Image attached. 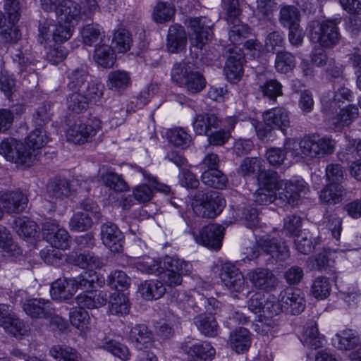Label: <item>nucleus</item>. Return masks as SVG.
<instances>
[{
  "instance_id": "obj_1",
  "label": "nucleus",
  "mask_w": 361,
  "mask_h": 361,
  "mask_svg": "<svg viewBox=\"0 0 361 361\" xmlns=\"http://www.w3.org/2000/svg\"><path fill=\"white\" fill-rule=\"evenodd\" d=\"M262 161L257 158L245 159L238 169V173L244 177L250 176L257 169L258 189L253 195L254 201L259 204H267L277 199L282 204H294L300 193L305 191L307 184L300 177L289 180H279L276 173L261 171Z\"/></svg>"
},
{
  "instance_id": "obj_2",
  "label": "nucleus",
  "mask_w": 361,
  "mask_h": 361,
  "mask_svg": "<svg viewBox=\"0 0 361 361\" xmlns=\"http://www.w3.org/2000/svg\"><path fill=\"white\" fill-rule=\"evenodd\" d=\"M247 307L258 318V330L262 329V333L267 334L277 324L274 317L283 311L293 314L300 313L304 310L305 301L300 290L288 288L278 298L272 295L265 298L260 293H255L247 301Z\"/></svg>"
},
{
  "instance_id": "obj_3",
  "label": "nucleus",
  "mask_w": 361,
  "mask_h": 361,
  "mask_svg": "<svg viewBox=\"0 0 361 361\" xmlns=\"http://www.w3.org/2000/svg\"><path fill=\"white\" fill-rule=\"evenodd\" d=\"M263 123L254 118L250 119V123L255 129L259 139L264 140L272 130H279L286 134L290 127V114L282 107L269 109L262 114Z\"/></svg>"
},
{
  "instance_id": "obj_4",
  "label": "nucleus",
  "mask_w": 361,
  "mask_h": 361,
  "mask_svg": "<svg viewBox=\"0 0 361 361\" xmlns=\"http://www.w3.org/2000/svg\"><path fill=\"white\" fill-rule=\"evenodd\" d=\"M0 154L8 161L24 168H29L37 161V154L27 149L22 141L12 137L1 141Z\"/></svg>"
},
{
  "instance_id": "obj_5",
  "label": "nucleus",
  "mask_w": 361,
  "mask_h": 361,
  "mask_svg": "<svg viewBox=\"0 0 361 361\" xmlns=\"http://www.w3.org/2000/svg\"><path fill=\"white\" fill-rule=\"evenodd\" d=\"M307 30L311 41L318 43L322 47H331L339 42L340 35L335 20H313L309 24Z\"/></svg>"
},
{
  "instance_id": "obj_6",
  "label": "nucleus",
  "mask_w": 361,
  "mask_h": 361,
  "mask_svg": "<svg viewBox=\"0 0 361 361\" xmlns=\"http://www.w3.org/2000/svg\"><path fill=\"white\" fill-rule=\"evenodd\" d=\"M300 147L305 157L319 159L334 152L336 142L326 136L310 135L301 139Z\"/></svg>"
},
{
  "instance_id": "obj_7",
  "label": "nucleus",
  "mask_w": 361,
  "mask_h": 361,
  "mask_svg": "<svg viewBox=\"0 0 361 361\" xmlns=\"http://www.w3.org/2000/svg\"><path fill=\"white\" fill-rule=\"evenodd\" d=\"M101 129V121L97 118L87 119L85 122L78 120L68 125L66 135L68 142L82 145L90 142Z\"/></svg>"
},
{
  "instance_id": "obj_8",
  "label": "nucleus",
  "mask_w": 361,
  "mask_h": 361,
  "mask_svg": "<svg viewBox=\"0 0 361 361\" xmlns=\"http://www.w3.org/2000/svg\"><path fill=\"white\" fill-rule=\"evenodd\" d=\"M164 264L168 265L165 271L158 264L152 266L148 271L157 275L164 274V277L167 278V285L170 286L180 285L182 276L188 274L192 269V265L189 262L170 257L164 259Z\"/></svg>"
},
{
  "instance_id": "obj_9",
  "label": "nucleus",
  "mask_w": 361,
  "mask_h": 361,
  "mask_svg": "<svg viewBox=\"0 0 361 361\" xmlns=\"http://www.w3.org/2000/svg\"><path fill=\"white\" fill-rule=\"evenodd\" d=\"M22 307L27 315L33 319L51 318V322L58 326H63L64 321L59 317H54V309L52 302L43 298H30L25 300Z\"/></svg>"
},
{
  "instance_id": "obj_10",
  "label": "nucleus",
  "mask_w": 361,
  "mask_h": 361,
  "mask_svg": "<svg viewBox=\"0 0 361 361\" xmlns=\"http://www.w3.org/2000/svg\"><path fill=\"white\" fill-rule=\"evenodd\" d=\"M224 205V200L216 193L208 195L197 196L192 202L194 212L199 216L213 218L219 214Z\"/></svg>"
},
{
  "instance_id": "obj_11",
  "label": "nucleus",
  "mask_w": 361,
  "mask_h": 361,
  "mask_svg": "<svg viewBox=\"0 0 361 361\" xmlns=\"http://www.w3.org/2000/svg\"><path fill=\"white\" fill-rule=\"evenodd\" d=\"M43 235L53 247L66 250L70 246V235L68 231L56 221H49L43 224Z\"/></svg>"
},
{
  "instance_id": "obj_12",
  "label": "nucleus",
  "mask_w": 361,
  "mask_h": 361,
  "mask_svg": "<svg viewBox=\"0 0 361 361\" xmlns=\"http://www.w3.org/2000/svg\"><path fill=\"white\" fill-rule=\"evenodd\" d=\"M190 26L193 30L190 36L191 46L201 49L212 36V23L205 17L195 18L190 20Z\"/></svg>"
},
{
  "instance_id": "obj_13",
  "label": "nucleus",
  "mask_w": 361,
  "mask_h": 361,
  "mask_svg": "<svg viewBox=\"0 0 361 361\" xmlns=\"http://www.w3.org/2000/svg\"><path fill=\"white\" fill-rule=\"evenodd\" d=\"M220 279L231 293H241L246 289L243 275L235 266L231 263H225L222 265Z\"/></svg>"
},
{
  "instance_id": "obj_14",
  "label": "nucleus",
  "mask_w": 361,
  "mask_h": 361,
  "mask_svg": "<svg viewBox=\"0 0 361 361\" xmlns=\"http://www.w3.org/2000/svg\"><path fill=\"white\" fill-rule=\"evenodd\" d=\"M27 195L20 189L7 190L0 197V204L8 214H18L27 207Z\"/></svg>"
},
{
  "instance_id": "obj_15",
  "label": "nucleus",
  "mask_w": 361,
  "mask_h": 361,
  "mask_svg": "<svg viewBox=\"0 0 361 361\" xmlns=\"http://www.w3.org/2000/svg\"><path fill=\"white\" fill-rule=\"evenodd\" d=\"M101 236L104 245L113 252H120L123 250V235L118 226L107 222L101 226Z\"/></svg>"
},
{
  "instance_id": "obj_16",
  "label": "nucleus",
  "mask_w": 361,
  "mask_h": 361,
  "mask_svg": "<svg viewBox=\"0 0 361 361\" xmlns=\"http://www.w3.org/2000/svg\"><path fill=\"white\" fill-rule=\"evenodd\" d=\"M224 228L218 224H209L202 228L196 240L202 245L219 250L221 247Z\"/></svg>"
},
{
  "instance_id": "obj_17",
  "label": "nucleus",
  "mask_w": 361,
  "mask_h": 361,
  "mask_svg": "<svg viewBox=\"0 0 361 361\" xmlns=\"http://www.w3.org/2000/svg\"><path fill=\"white\" fill-rule=\"evenodd\" d=\"M56 18L60 23L75 25L81 19L80 6L72 0H62L56 10Z\"/></svg>"
},
{
  "instance_id": "obj_18",
  "label": "nucleus",
  "mask_w": 361,
  "mask_h": 361,
  "mask_svg": "<svg viewBox=\"0 0 361 361\" xmlns=\"http://www.w3.org/2000/svg\"><path fill=\"white\" fill-rule=\"evenodd\" d=\"M247 277L255 287L264 290H271L278 284L275 276L267 269H252L247 273Z\"/></svg>"
},
{
  "instance_id": "obj_19",
  "label": "nucleus",
  "mask_w": 361,
  "mask_h": 361,
  "mask_svg": "<svg viewBox=\"0 0 361 361\" xmlns=\"http://www.w3.org/2000/svg\"><path fill=\"white\" fill-rule=\"evenodd\" d=\"M230 56L226 62L224 71L227 80L231 83L238 82L243 74L242 60L243 55L238 54L233 48H228Z\"/></svg>"
},
{
  "instance_id": "obj_20",
  "label": "nucleus",
  "mask_w": 361,
  "mask_h": 361,
  "mask_svg": "<svg viewBox=\"0 0 361 361\" xmlns=\"http://www.w3.org/2000/svg\"><path fill=\"white\" fill-rule=\"evenodd\" d=\"M331 343L338 350L348 351L357 346L360 339L354 331L343 329L335 334L331 338Z\"/></svg>"
},
{
  "instance_id": "obj_21",
  "label": "nucleus",
  "mask_w": 361,
  "mask_h": 361,
  "mask_svg": "<svg viewBox=\"0 0 361 361\" xmlns=\"http://www.w3.org/2000/svg\"><path fill=\"white\" fill-rule=\"evenodd\" d=\"M319 199L327 204H336L342 202L346 195V190L341 184L326 183L319 192Z\"/></svg>"
},
{
  "instance_id": "obj_22",
  "label": "nucleus",
  "mask_w": 361,
  "mask_h": 361,
  "mask_svg": "<svg viewBox=\"0 0 361 361\" xmlns=\"http://www.w3.org/2000/svg\"><path fill=\"white\" fill-rule=\"evenodd\" d=\"M187 35L183 27L173 25L169 29L166 40V47L171 53H178L185 48Z\"/></svg>"
},
{
  "instance_id": "obj_23",
  "label": "nucleus",
  "mask_w": 361,
  "mask_h": 361,
  "mask_svg": "<svg viewBox=\"0 0 361 361\" xmlns=\"http://www.w3.org/2000/svg\"><path fill=\"white\" fill-rule=\"evenodd\" d=\"M67 260L70 264L82 269H98L102 265L100 258L93 252H90L79 253L77 251H72L68 255Z\"/></svg>"
},
{
  "instance_id": "obj_24",
  "label": "nucleus",
  "mask_w": 361,
  "mask_h": 361,
  "mask_svg": "<svg viewBox=\"0 0 361 361\" xmlns=\"http://www.w3.org/2000/svg\"><path fill=\"white\" fill-rule=\"evenodd\" d=\"M229 345L237 353L247 351L251 345V335L245 328H238L233 331L229 336Z\"/></svg>"
},
{
  "instance_id": "obj_25",
  "label": "nucleus",
  "mask_w": 361,
  "mask_h": 361,
  "mask_svg": "<svg viewBox=\"0 0 361 361\" xmlns=\"http://www.w3.org/2000/svg\"><path fill=\"white\" fill-rule=\"evenodd\" d=\"M108 300L106 293L88 291L79 294L76 297L77 304L82 308L94 309L104 306Z\"/></svg>"
},
{
  "instance_id": "obj_26",
  "label": "nucleus",
  "mask_w": 361,
  "mask_h": 361,
  "mask_svg": "<svg viewBox=\"0 0 361 361\" xmlns=\"http://www.w3.org/2000/svg\"><path fill=\"white\" fill-rule=\"evenodd\" d=\"M75 288L71 285V279L63 277L52 283L50 293L54 300H68L75 293Z\"/></svg>"
},
{
  "instance_id": "obj_27",
  "label": "nucleus",
  "mask_w": 361,
  "mask_h": 361,
  "mask_svg": "<svg viewBox=\"0 0 361 361\" xmlns=\"http://www.w3.org/2000/svg\"><path fill=\"white\" fill-rule=\"evenodd\" d=\"M94 60L97 64L104 68H113L116 62V55L114 50L107 44L96 46Z\"/></svg>"
},
{
  "instance_id": "obj_28",
  "label": "nucleus",
  "mask_w": 361,
  "mask_h": 361,
  "mask_svg": "<svg viewBox=\"0 0 361 361\" xmlns=\"http://www.w3.org/2000/svg\"><path fill=\"white\" fill-rule=\"evenodd\" d=\"M221 123L214 114L197 115L192 121V127L197 135H207L212 128H216Z\"/></svg>"
},
{
  "instance_id": "obj_29",
  "label": "nucleus",
  "mask_w": 361,
  "mask_h": 361,
  "mask_svg": "<svg viewBox=\"0 0 361 361\" xmlns=\"http://www.w3.org/2000/svg\"><path fill=\"white\" fill-rule=\"evenodd\" d=\"M106 84L111 90L123 91L131 85L130 73L123 70L111 71L108 75Z\"/></svg>"
},
{
  "instance_id": "obj_30",
  "label": "nucleus",
  "mask_w": 361,
  "mask_h": 361,
  "mask_svg": "<svg viewBox=\"0 0 361 361\" xmlns=\"http://www.w3.org/2000/svg\"><path fill=\"white\" fill-rule=\"evenodd\" d=\"M194 323L200 333L206 336L214 337L218 334L219 326L211 314H199L195 318Z\"/></svg>"
},
{
  "instance_id": "obj_31",
  "label": "nucleus",
  "mask_w": 361,
  "mask_h": 361,
  "mask_svg": "<svg viewBox=\"0 0 361 361\" xmlns=\"http://www.w3.org/2000/svg\"><path fill=\"white\" fill-rule=\"evenodd\" d=\"M49 194L56 198L67 197L73 192L72 187L66 178H54L47 184Z\"/></svg>"
},
{
  "instance_id": "obj_32",
  "label": "nucleus",
  "mask_w": 361,
  "mask_h": 361,
  "mask_svg": "<svg viewBox=\"0 0 361 361\" xmlns=\"http://www.w3.org/2000/svg\"><path fill=\"white\" fill-rule=\"evenodd\" d=\"M139 291L147 300H157L163 296L166 288L164 284L157 280H148L141 284Z\"/></svg>"
},
{
  "instance_id": "obj_33",
  "label": "nucleus",
  "mask_w": 361,
  "mask_h": 361,
  "mask_svg": "<svg viewBox=\"0 0 361 361\" xmlns=\"http://www.w3.org/2000/svg\"><path fill=\"white\" fill-rule=\"evenodd\" d=\"M49 142L46 133L41 128H36L29 133L25 138V146L30 149L32 152L37 154V161L39 159L38 149L43 147Z\"/></svg>"
},
{
  "instance_id": "obj_34",
  "label": "nucleus",
  "mask_w": 361,
  "mask_h": 361,
  "mask_svg": "<svg viewBox=\"0 0 361 361\" xmlns=\"http://www.w3.org/2000/svg\"><path fill=\"white\" fill-rule=\"evenodd\" d=\"M359 115V110L355 105H350L341 109L334 118L332 123L337 130L349 126Z\"/></svg>"
},
{
  "instance_id": "obj_35",
  "label": "nucleus",
  "mask_w": 361,
  "mask_h": 361,
  "mask_svg": "<svg viewBox=\"0 0 361 361\" xmlns=\"http://www.w3.org/2000/svg\"><path fill=\"white\" fill-rule=\"evenodd\" d=\"M301 341L305 345L317 348L323 345L324 336L319 334L317 324L312 322L305 327Z\"/></svg>"
},
{
  "instance_id": "obj_36",
  "label": "nucleus",
  "mask_w": 361,
  "mask_h": 361,
  "mask_svg": "<svg viewBox=\"0 0 361 361\" xmlns=\"http://www.w3.org/2000/svg\"><path fill=\"white\" fill-rule=\"evenodd\" d=\"M66 97V106L68 110L73 113L79 114L85 112L89 108V102L86 96L79 91H72Z\"/></svg>"
},
{
  "instance_id": "obj_37",
  "label": "nucleus",
  "mask_w": 361,
  "mask_h": 361,
  "mask_svg": "<svg viewBox=\"0 0 361 361\" xmlns=\"http://www.w3.org/2000/svg\"><path fill=\"white\" fill-rule=\"evenodd\" d=\"M88 72L83 68H77L66 72L67 87L71 91H79L87 81Z\"/></svg>"
},
{
  "instance_id": "obj_38",
  "label": "nucleus",
  "mask_w": 361,
  "mask_h": 361,
  "mask_svg": "<svg viewBox=\"0 0 361 361\" xmlns=\"http://www.w3.org/2000/svg\"><path fill=\"white\" fill-rule=\"evenodd\" d=\"M49 352L50 355L58 361H82L80 354L70 346L54 345Z\"/></svg>"
},
{
  "instance_id": "obj_39",
  "label": "nucleus",
  "mask_w": 361,
  "mask_h": 361,
  "mask_svg": "<svg viewBox=\"0 0 361 361\" xmlns=\"http://www.w3.org/2000/svg\"><path fill=\"white\" fill-rule=\"evenodd\" d=\"M13 224L18 234L23 238H34L37 233V224L26 216L18 217Z\"/></svg>"
},
{
  "instance_id": "obj_40",
  "label": "nucleus",
  "mask_w": 361,
  "mask_h": 361,
  "mask_svg": "<svg viewBox=\"0 0 361 361\" xmlns=\"http://www.w3.org/2000/svg\"><path fill=\"white\" fill-rule=\"evenodd\" d=\"M98 280L95 271H84L77 277L71 279V285L75 287V292L79 289L85 290L87 292L95 288V283Z\"/></svg>"
},
{
  "instance_id": "obj_41",
  "label": "nucleus",
  "mask_w": 361,
  "mask_h": 361,
  "mask_svg": "<svg viewBox=\"0 0 361 361\" xmlns=\"http://www.w3.org/2000/svg\"><path fill=\"white\" fill-rule=\"evenodd\" d=\"M258 244L262 249L276 258L283 259L288 255L289 250L286 245H279L275 243H272L269 240L268 236L263 235L259 237Z\"/></svg>"
},
{
  "instance_id": "obj_42",
  "label": "nucleus",
  "mask_w": 361,
  "mask_h": 361,
  "mask_svg": "<svg viewBox=\"0 0 361 361\" xmlns=\"http://www.w3.org/2000/svg\"><path fill=\"white\" fill-rule=\"evenodd\" d=\"M5 331L18 339H22L29 335V326L16 315L4 327Z\"/></svg>"
},
{
  "instance_id": "obj_43",
  "label": "nucleus",
  "mask_w": 361,
  "mask_h": 361,
  "mask_svg": "<svg viewBox=\"0 0 361 361\" xmlns=\"http://www.w3.org/2000/svg\"><path fill=\"white\" fill-rule=\"evenodd\" d=\"M195 66L191 63L181 62L173 66L171 76L176 84L183 87Z\"/></svg>"
},
{
  "instance_id": "obj_44",
  "label": "nucleus",
  "mask_w": 361,
  "mask_h": 361,
  "mask_svg": "<svg viewBox=\"0 0 361 361\" xmlns=\"http://www.w3.org/2000/svg\"><path fill=\"white\" fill-rule=\"evenodd\" d=\"M279 21L285 27L298 25L300 14L298 8L293 6H283L280 10Z\"/></svg>"
},
{
  "instance_id": "obj_45",
  "label": "nucleus",
  "mask_w": 361,
  "mask_h": 361,
  "mask_svg": "<svg viewBox=\"0 0 361 361\" xmlns=\"http://www.w3.org/2000/svg\"><path fill=\"white\" fill-rule=\"evenodd\" d=\"M202 182L210 187L224 188L226 185V176L218 169L204 170L202 173Z\"/></svg>"
},
{
  "instance_id": "obj_46",
  "label": "nucleus",
  "mask_w": 361,
  "mask_h": 361,
  "mask_svg": "<svg viewBox=\"0 0 361 361\" xmlns=\"http://www.w3.org/2000/svg\"><path fill=\"white\" fill-rule=\"evenodd\" d=\"M109 311L112 314H127L129 312V300L125 294L116 293L109 300Z\"/></svg>"
},
{
  "instance_id": "obj_47",
  "label": "nucleus",
  "mask_w": 361,
  "mask_h": 361,
  "mask_svg": "<svg viewBox=\"0 0 361 361\" xmlns=\"http://www.w3.org/2000/svg\"><path fill=\"white\" fill-rule=\"evenodd\" d=\"M166 137L169 142L180 148L187 147L191 141L190 135L182 128L168 130Z\"/></svg>"
},
{
  "instance_id": "obj_48",
  "label": "nucleus",
  "mask_w": 361,
  "mask_h": 361,
  "mask_svg": "<svg viewBox=\"0 0 361 361\" xmlns=\"http://www.w3.org/2000/svg\"><path fill=\"white\" fill-rule=\"evenodd\" d=\"M215 353V349L207 342L193 345L189 351L192 357L200 361H211Z\"/></svg>"
},
{
  "instance_id": "obj_49",
  "label": "nucleus",
  "mask_w": 361,
  "mask_h": 361,
  "mask_svg": "<svg viewBox=\"0 0 361 361\" xmlns=\"http://www.w3.org/2000/svg\"><path fill=\"white\" fill-rule=\"evenodd\" d=\"M82 42L87 46H92L104 37L98 25L88 24L82 27L80 31Z\"/></svg>"
},
{
  "instance_id": "obj_50",
  "label": "nucleus",
  "mask_w": 361,
  "mask_h": 361,
  "mask_svg": "<svg viewBox=\"0 0 361 361\" xmlns=\"http://www.w3.org/2000/svg\"><path fill=\"white\" fill-rule=\"evenodd\" d=\"M353 99L352 92L346 87H341L335 90L332 102L331 98L323 97L322 99V104L324 108H327L329 102V105L331 106L333 104L337 105L343 104L345 102H351Z\"/></svg>"
},
{
  "instance_id": "obj_51",
  "label": "nucleus",
  "mask_w": 361,
  "mask_h": 361,
  "mask_svg": "<svg viewBox=\"0 0 361 361\" xmlns=\"http://www.w3.org/2000/svg\"><path fill=\"white\" fill-rule=\"evenodd\" d=\"M175 13L173 6L165 2H159L154 7L152 17L156 22L163 23L171 20Z\"/></svg>"
},
{
  "instance_id": "obj_52",
  "label": "nucleus",
  "mask_w": 361,
  "mask_h": 361,
  "mask_svg": "<svg viewBox=\"0 0 361 361\" xmlns=\"http://www.w3.org/2000/svg\"><path fill=\"white\" fill-rule=\"evenodd\" d=\"M133 44V39L128 31L122 29L114 32L112 44L119 53L127 52Z\"/></svg>"
},
{
  "instance_id": "obj_53",
  "label": "nucleus",
  "mask_w": 361,
  "mask_h": 361,
  "mask_svg": "<svg viewBox=\"0 0 361 361\" xmlns=\"http://www.w3.org/2000/svg\"><path fill=\"white\" fill-rule=\"evenodd\" d=\"M275 68L280 73H286L292 71L295 66V59L289 52H279L275 59Z\"/></svg>"
},
{
  "instance_id": "obj_54",
  "label": "nucleus",
  "mask_w": 361,
  "mask_h": 361,
  "mask_svg": "<svg viewBox=\"0 0 361 361\" xmlns=\"http://www.w3.org/2000/svg\"><path fill=\"white\" fill-rule=\"evenodd\" d=\"M107 284L112 289L123 291L130 286V279L123 271H114L107 279Z\"/></svg>"
},
{
  "instance_id": "obj_55",
  "label": "nucleus",
  "mask_w": 361,
  "mask_h": 361,
  "mask_svg": "<svg viewBox=\"0 0 361 361\" xmlns=\"http://www.w3.org/2000/svg\"><path fill=\"white\" fill-rule=\"evenodd\" d=\"M93 224L92 218L83 212L75 213L69 221L71 231L82 232L90 229Z\"/></svg>"
},
{
  "instance_id": "obj_56",
  "label": "nucleus",
  "mask_w": 361,
  "mask_h": 361,
  "mask_svg": "<svg viewBox=\"0 0 361 361\" xmlns=\"http://www.w3.org/2000/svg\"><path fill=\"white\" fill-rule=\"evenodd\" d=\"M330 291V281L325 277H319L315 279L311 288L312 295L318 300L326 298L329 295Z\"/></svg>"
},
{
  "instance_id": "obj_57",
  "label": "nucleus",
  "mask_w": 361,
  "mask_h": 361,
  "mask_svg": "<svg viewBox=\"0 0 361 361\" xmlns=\"http://www.w3.org/2000/svg\"><path fill=\"white\" fill-rule=\"evenodd\" d=\"M345 169L339 164H329L325 169V179L327 183L341 184L344 179Z\"/></svg>"
},
{
  "instance_id": "obj_58",
  "label": "nucleus",
  "mask_w": 361,
  "mask_h": 361,
  "mask_svg": "<svg viewBox=\"0 0 361 361\" xmlns=\"http://www.w3.org/2000/svg\"><path fill=\"white\" fill-rule=\"evenodd\" d=\"M13 61L18 64V68L23 77L25 78L26 73L31 75L34 79L36 78L35 64L27 57H25L21 51H18L13 57Z\"/></svg>"
},
{
  "instance_id": "obj_59",
  "label": "nucleus",
  "mask_w": 361,
  "mask_h": 361,
  "mask_svg": "<svg viewBox=\"0 0 361 361\" xmlns=\"http://www.w3.org/2000/svg\"><path fill=\"white\" fill-rule=\"evenodd\" d=\"M139 177L141 181H147L151 188H154L157 192L169 195L171 192V188L163 183H159L155 177L152 176L148 172L142 169H137V178Z\"/></svg>"
},
{
  "instance_id": "obj_60",
  "label": "nucleus",
  "mask_w": 361,
  "mask_h": 361,
  "mask_svg": "<svg viewBox=\"0 0 361 361\" xmlns=\"http://www.w3.org/2000/svg\"><path fill=\"white\" fill-rule=\"evenodd\" d=\"M69 318L73 326L78 329H83L88 323L89 315L84 308L79 306L71 310Z\"/></svg>"
},
{
  "instance_id": "obj_61",
  "label": "nucleus",
  "mask_w": 361,
  "mask_h": 361,
  "mask_svg": "<svg viewBox=\"0 0 361 361\" xmlns=\"http://www.w3.org/2000/svg\"><path fill=\"white\" fill-rule=\"evenodd\" d=\"M102 180L106 186L116 192L126 191L128 185L125 180L117 173L108 172L102 176Z\"/></svg>"
},
{
  "instance_id": "obj_62",
  "label": "nucleus",
  "mask_w": 361,
  "mask_h": 361,
  "mask_svg": "<svg viewBox=\"0 0 361 361\" xmlns=\"http://www.w3.org/2000/svg\"><path fill=\"white\" fill-rule=\"evenodd\" d=\"M187 81L183 87H185L188 91L192 93H196L201 91L206 85L204 78L198 73L195 68L192 70Z\"/></svg>"
},
{
  "instance_id": "obj_63",
  "label": "nucleus",
  "mask_w": 361,
  "mask_h": 361,
  "mask_svg": "<svg viewBox=\"0 0 361 361\" xmlns=\"http://www.w3.org/2000/svg\"><path fill=\"white\" fill-rule=\"evenodd\" d=\"M104 86L102 83L91 81L88 83L84 95L86 96L87 102L90 103H97L99 102L104 94Z\"/></svg>"
},
{
  "instance_id": "obj_64",
  "label": "nucleus",
  "mask_w": 361,
  "mask_h": 361,
  "mask_svg": "<svg viewBox=\"0 0 361 361\" xmlns=\"http://www.w3.org/2000/svg\"><path fill=\"white\" fill-rule=\"evenodd\" d=\"M302 226V219L299 216L290 215L286 216L283 221V231L287 234L296 237L300 233V227Z\"/></svg>"
}]
</instances>
